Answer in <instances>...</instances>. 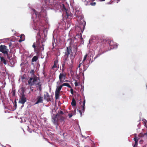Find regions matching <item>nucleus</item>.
Instances as JSON below:
<instances>
[{
	"instance_id": "obj_22",
	"label": "nucleus",
	"mask_w": 147,
	"mask_h": 147,
	"mask_svg": "<svg viewBox=\"0 0 147 147\" xmlns=\"http://www.w3.org/2000/svg\"><path fill=\"white\" fill-rule=\"evenodd\" d=\"M32 47L33 48H34V52L35 53H39V52L36 49H37L36 48V45H35V44L34 42V43L33 45H32Z\"/></svg>"
},
{
	"instance_id": "obj_16",
	"label": "nucleus",
	"mask_w": 147,
	"mask_h": 147,
	"mask_svg": "<svg viewBox=\"0 0 147 147\" xmlns=\"http://www.w3.org/2000/svg\"><path fill=\"white\" fill-rule=\"evenodd\" d=\"M25 36L24 34H21L20 36V39L19 40V42H21L25 40Z\"/></svg>"
},
{
	"instance_id": "obj_63",
	"label": "nucleus",
	"mask_w": 147,
	"mask_h": 147,
	"mask_svg": "<svg viewBox=\"0 0 147 147\" xmlns=\"http://www.w3.org/2000/svg\"><path fill=\"white\" fill-rule=\"evenodd\" d=\"M1 146H2L3 147H7L5 146H3L2 144H1Z\"/></svg>"
},
{
	"instance_id": "obj_12",
	"label": "nucleus",
	"mask_w": 147,
	"mask_h": 147,
	"mask_svg": "<svg viewBox=\"0 0 147 147\" xmlns=\"http://www.w3.org/2000/svg\"><path fill=\"white\" fill-rule=\"evenodd\" d=\"M10 59H8L9 60V62L10 63V64H11V65L10 66L11 67H13V65H14L15 64V61H14V60L12 57V55L10 54Z\"/></svg>"
},
{
	"instance_id": "obj_54",
	"label": "nucleus",
	"mask_w": 147,
	"mask_h": 147,
	"mask_svg": "<svg viewBox=\"0 0 147 147\" xmlns=\"http://www.w3.org/2000/svg\"><path fill=\"white\" fill-rule=\"evenodd\" d=\"M81 90H82V93H83V91L84 90V86L82 87L81 88Z\"/></svg>"
},
{
	"instance_id": "obj_28",
	"label": "nucleus",
	"mask_w": 147,
	"mask_h": 147,
	"mask_svg": "<svg viewBox=\"0 0 147 147\" xmlns=\"http://www.w3.org/2000/svg\"><path fill=\"white\" fill-rule=\"evenodd\" d=\"M89 3H88V4H90L92 6H94L96 5V2H89Z\"/></svg>"
},
{
	"instance_id": "obj_5",
	"label": "nucleus",
	"mask_w": 147,
	"mask_h": 147,
	"mask_svg": "<svg viewBox=\"0 0 147 147\" xmlns=\"http://www.w3.org/2000/svg\"><path fill=\"white\" fill-rule=\"evenodd\" d=\"M22 92L20 93L21 96H20L19 103L24 104L26 101V99L24 94L25 90L23 88H22Z\"/></svg>"
},
{
	"instance_id": "obj_17",
	"label": "nucleus",
	"mask_w": 147,
	"mask_h": 147,
	"mask_svg": "<svg viewBox=\"0 0 147 147\" xmlns=\"http://www.w3.org/2000/svg\"><path fill=\"white\" fill-rule=\"evenodd\" d=\"M71 104L73 107H74L76 105V101L74 98L72 99V101L71 102Z\"/></svg>"
},
{
	"instance_id": "obj_26",
	"label": "nucleus",
	"mask_w": 147,
	"mask_h": 147,
	"mask_svg": "<svg viewBox=\"0 0 147 147\" xmlns=\"http://www.w3.org/2000/svg\"><path fill=\"white\" fill-rule=\"evenodd\" d=\"M53 42H52V46L53 47V48H54V47H55L56 46V44L55 43V45L54 43L55 42V39L54 36L53 37Z\"/></svg>"
},
{
	"instance_id": "obj_3",
	"label": "nucleus",
	"mask_w": 147,
	"mask_h": 147,
	"mask_svg": "<svg viewBox=\"0 0 147 147\" xmlns=\"http://www.w3.org/2000/svg\"><path fill=\"white\" fill-rule=\"evenodd\" d=\"M103 42H106V45L108 47V49L102 54L109 51H110L111 49H116L117 48V44L116 43H114L113 40H104Z\"/></svg>"
},
{
	"instance_id": "obj_15",
	"label": "nucleus",
	"mask_w": 147,
	"mask_h": 147,
	"mask_svg": "<svg viewBox=\"0 0 147 147\" xmlns=\"http://www.w3.org/2000/svg\"><path fill=\"white\" fill-rule=\"evenodd\" d=\"M86 103V100L85 98L84 99L83 101V105L82 106V112L84 113L85 109V104Z\"/></svg>"
},
{
	"instance_id": "obj_21",
	"label": "nucleus",
	"mask_w": 147,
	"mask_h": 147,
	"mask_svg": "<svg viewBox=\"0 0 147 147\" xmlns=\"http://www.w3.org/2000/svg\"><path fill=\"white\" fill-rule=\"evenodd\" d=\"M38 57L36 56H34L32 59V62H35L38 59Z\"/></svg>"
},
{
	"instance_id": "obj_6",
	"label": "nucleus",
	"mask_w": 147,
	"mask_h": 147,
	"mask_svg": "<svg viewBox=\"0 0 147 147\" xmlns=\"http://www.w3.org/2000/svg\"><path fill=\"white\" fill-rule=\"evenodd\" d=\"M63 113L62 111H58V113L56 115L53 114L52 117V119L53 120V123L55 124H57V121L58 120V118L60 117L59 114L63 115Z\"/></svg>"
},
{
	"instance_id": "obj_18",
	"label": "nucleus",
	"mask_w": 147,
	"mask_h": 147,
	"mask_svg": "<svg viewBox=\"0 0 147 147\" xmlns=\"http://www.w3.org/2000/svg\"><path fill=\"white\" fill-rule=\"evenodd\" d=\"M59 94L60 92H57V91H55V98L56 99H58L59 98Z\"/></svg>"
},
{
	"instance_id": "obj_35",
	"label": "nucleus",
	"mask_w": 147,
	"mask_h": 147,
	"mask_svg": "<svg viewBox=\"0 0 147 147\" xmlns=\"http://www.w3.org/2000/svg\"><path fill=\"white\" fill-rule=\"evenodd\" d=\"M45 41V40L42 39H41L39 40V42H41L42 43L43 42H44Z\"/></svg>"
},
{
	"instance_id": "obj_51",
	"label": "nucleus",
	"mask_w": 147,
	"mask_h": 147,
	"mask_svg": "<svg viewBox=\"0 0 147 147\" xmlns=\"http://www.w3.org/2000/svg\"><path fill=\"white\" fill-rule=\"evenodd\" d=\"M82 137H83V138H84L85 139H86V138L87 137H88L89 136H88L87 137H85V136H83L82 134Z\"/></svg>"
},
{
	"instance_id": "obj_56",
	"label": "nucleus",
	"mask_w": 147,
	"mask_h": 147,
	"mask_svg": "<svg viewBox=\"0 0 147 147\" xmlns=\"http://www.w3.org/2000/svg\"><path fill=\"white\" fill-rule=\"evenodd\" d=\"M58 62V61L57 60H55L54 61V64H56Z\"/></svg>"
},
{
	"instance_id": "obj_62",
	"label": "nucleus",
	"mask_w": 147,
	"mask_h": 147,
	"mask_svg": "<svg viewBox=\"0 0 147 147\" xmlns=\"http://www.w3.org/2000/svg\"><path fill=\"white\" fill-rule=\"evenodd\" d=\"M11 45V42H10L9 45V47H10Z\"/></svg>"
},
{
	"instance_id": "obj_27",
	"label": "nucleus",
	"mask_w": 147,
	"mask_h": 147,
	"mask_svg": "<svg viewBox=\"0 0 147 147\" xmlns=\"http://www.w3.org/2000/svg\"><path fill=\"white\" fill-rule=\"evenodd\" d=\"M87 56V54L86 55L84 56V59H83V61H82V63H84V62H85V61L86 59V58Z\"/></svg>"
},
{
	"instance_id": "obj_29",
	"label": "nucleus",
	"mask_w": 147,
	"mask_h": 147,
	"mask_svg": "<svg viewBox=\"0 0 147 147\" xmlns=\"http://www.w3.org/2000/svg\"><path fill=\"white\" fill-rule=\"evenodd\" d=\"M14 105V107H15V108L13 110L16 109V108L17 107V104H16V100L13 103Z\"/></svg>"
},
{
	"instance_id": "obj_7",
	"label": "nucleus",
	"mask_w": 147,
	"mask_h": 147,
	"mask_svg": "<svg viewBox=\"0 0 147 147\" xmlns=\"http://www.w3.org/2000/svg\"><path fill=\"white\" fill-rule=\"evenodd\" d=\"M37 79L36 77H34L33 78L31 77L28 81V82L29 84L32 85L35 82L37 81Z\"/></svg>"
},
{
	"instance_id": "obj_40",
	"label": "nucleus",
	"mask_w": 147,
	"mask_h": 147,
	"mask_svg": "<svg viewBox=\"0 0 147 147\" xmlns=\"http://www.w3.org/2000/svg\"><path fill=\"white\" fill-rule=\"evenodd\" d=\"M44 45L42 44V46L40 48V50L41 51H42L44 49Z\"/></svg>"
},
{
	"instance_id": "obj_31",
	"label": "nucleus",
	"mask_w": 147,
	"mask_h": 147,
	"mask_svg": "<svg viewBox=\"0 0 147 147\" xmlns=\"http://www.w3.org/2000/svg\"><path fill=\"white\" fill-rule=\"evenodd\" d=\"M65 62H63V63H62V71H63L64 70V66L65 65Z\"/></svg>"
},
{
	"instance_id": "obj_44",
	"label": "nucleus",
	"mask_w": 147,
	"mask_h": 147,
	"mask_svg": "<svg viewBox=\"0 0 147 147\" xmlns=\"http://www.w3.org/2000/svg\"><path fill=\"white\" fill-rule=\"evenodd\" d=\"M72 115H73L71 113H69L68 114V116L69 118H71L72 117Z\"/></svg>"
},
{
	"instance_id": "obj_52",
	"label": "nucleus",
	"mask_w": 147,
	"mask_h": 147,
	"mask_svg": "<svg viewBox=\"0 0 147 147\" xmlns=\"http://www.w3.org/2000/svg\"><path fill=\"white\" fill-rule=\"evenodd\" d=\"M101 54H99V53H98V54H97V55H96V56L97 57H99L100 56V55H101Z\"/></svg>"
},
{
	"instance_id": "obj_50",
	"label": "nucleus",
	"mask_w": 147,
	"mask_h": 147,
	"mask_svg": "<svg viewBox=\"0 0 147 147\" xmlns=\"http://www.w3.org/2000/svg\"><path fill=\"white\" fill-rule=\"evenodd\" d=\"M98 38V37L97 36H94V37H93V39L94 40V39H96Z\"/></svg>"
},
{
	"instance_id": "obj_32",
	"label": "nucleus",
	"mask_w": 147,
	"mask_h": 147,
	"mask_svg": "<svg viewBox=\"0 0 147 147\" xmlns=\"http://www.w3.org/2000/svg\"><path fill=\"white\" fill-rule=\"evenodd\" d=\"M91 58H90V59L89 63H88V64H89V65H90V64L92 63L94 61V60H93V59H92V60L91 61Z\"/></svg>"
},
{
	"instance_id": "obj_47",
	"label": "nucleus",
	"mask_w": 147,
	"mask_h": 147,
	"mask_svg": "<svg viewBox=\"0 0 147 147\" xmlns=\"http://www.w3.org/2000/svg\"><path fill=\"white\" fill-rule=\"evenodd\" d=\"M64 80H62V79L59 80V81H60V82L61 83H62L63 82H64Z\"/></svg>"
},
{
	"instance_id": "obj_58",
	"label": "nucleus",
	"mask_w": 147,
	"mask_h": 147,
	"mask_svg": "<svg viewBox=\"0 0 147 147\" xmlns=\"http://www.w3.org/2000/svg\"><path fill=\"white\" fill-rule=\"evenodd\" d=\"M24 64V62H22L20 65V66H22V65H23Z\"/></svg>"
},
{
	"instance_id": "obj_1",
	"label": "nucleus",
	"mask_w": 147,
	"mask_h": 147,
	"mask_svg": "<svg viewBox=\"0 0 147 147\" xmlns=\"http://www.w3.org/2000/svg\"><path fill=\"white\" fill-rule=\"evenodd\" d=\"M31 9L32 18L33 19V21L31 23V24L33 29L34 30H39V32L38 33V35L40 36V31L41 29L40 26H43V24L40 18L42 16V12H37L33 8H31ZM43 11L45 13V16L44 18L46 20V22L47 23L48 21L47 19V15L46 13V11L45 9H44L43 10H42V12Z\"/></svg>"
},
{
	"instance_id": "obj_19",
	"label": "nucleus",
	"mask_w": 147,
	"mask_h": 147,
	"mask_svg": "<svg viewBox=\"0 0 147 147\" xmlns=\"http://www.w3.org/2000/svg\"><path fill=\"white\" fill-rule=\"evenodd\" d=\"M62 86V85H60V86H57V88L55 90V91L57 92H60V91L61 89Z\"/></svg>"
},
{
	"instance_id": "obj_24",
	"label": "nucleus",
	"mask_w": 147,
	"mask_h": 147,
	"mask_svg": "<svg viewBox=\"0 0 147 147\" xmlns=\"http://www.w3.org/2000/svg\"><path fill=\"white\" fill-rule=\"evenodd\" d=\"M73 48L74 49V51L75 52H76L78 50V47L77 45H74L73 46Z\"/></svg>"
},
{
	"instance_id": "obj_60",
	"label": "nucleus",
	"mask_w": 147,
	"mask_h": 147,
	"mask_svg": "<svg viewBox=\"0 0 147 147\" xmlns=\"http://www.w3.org/2000/svg\"><path fill=\"white\" fill-rule=\"evenodd\" d=\"M37 85L38 86V87L40 86V85H41V84H40V83H38L37 84Z\"/></svg>"
},
{
	"instance_id": "obj_49",
	"label": "nucleus",
	"mask_w": 147,
	"mask_h": 147,
	"mask_svg": "<svg viewBox=\"0 0 147 147\" xmlns=\"http://www.w3.org/2000/svg\"><path fill=\"white\" fill-rule=\"evenodd\" d=\"M82 74L83 77V80H84V72H83L82 73ZM84 81L83 82V83H84Z\"/></svg>"
},
{
	"instance_id": "obj_11",
	"label": "nucleus",
	"mask_w": 147,
	"mask_h": 147,
	"mask_svg": "<svg viewBox=\"0 0 147 147\" xmlns=\"http://www.w3.org/2000/svg\"><path fill=\"white\" fill-rule=\"evenodd\" d=\"M44 98L47 102L51 101L50 96L47 92H46L45 94H44Z\"/></svg>"
},
{
	"instance_id": "obj_2",
	"label": "nucleus",
	"mask_w": 147,
	"mask_h": 147,
	"mask_svg": "<svg viewBox=\"0 0 147 147\" xmlns=\"http://www.w3.org/2000/svg\"><path fill=\"white\" fill-rule=\"evenodd\" d=\"M73 12L76 17L77 18L80 17V19H81V20L80 24H82L83 26V30H82V32L83 33L86 24V22L83 19L84 18V16L81 15V11L78 8H73Z\"/></svg>"
},
{
	"instance_id": "obj_14",
	"label": "nucleus",
	"mask_w": 147,
	"mask_h": 147,
	"mask_svg": "<svg viewBox=\"0 0 147 147\" xmlns=\"http://www.w3.org/2000/svg\"><path fill=\"white\" fill-rule=\"evenodd\" d=\"M1 61L5 65L7 64V61L5 59L4 57L0 56Z\"/></svg>"
},
{
	"instance_id": "obj_41",
	"label": "nucleus",
	"mask_w": 147,
	"mask_h": 147,
	"mask_svg": "<svg viewBox=\"0 0 147 147\" xmlns=\"http://www.w3.org/2000/svg\"><path fill=\"white\" fill-rule=\"evenodd\" d=\"M77 111L79 112V113H80L81 115V117L82 116V113L81 111V110L77 109Z\"/></svg>"
},
{
	"instance_id": "obj_38",
	"label": "nucleus",
	"mask_w": 147,
	"mask_h": 147,
	"mask_svg": "<svg viewBox=\"0 0 147 147\" xmlns=\"http://www.w3.org/2000/svg\"><path fill=\"white\" fill-rule=\"evenodd\" d=\"M76 82H75L74 84L75 86H79L78 83L77 82L76 80H75Z\"/></svg>"
},
{
	"instance_id": "obj_39",
	"label": "nucleus",
	"mask_w": 147,
	"mask_h": 147,
	"mask_svg": "<svg viewBox=\"0 0 147 147\" xmlns=\"http://www.w3.org/2000/svg\"><path fill=\"white\" fill-rule=\"evenodd\" d=\"M62 135L64 137V138H65V137L67 136V134L66 133H65L64 132H63V133L62 134Z\"/></svg>"
},
{
	"instance_id": "obj_33",
	"label": "nucleus",
	"mask_w": 147,
	"mask_h": 147,
	"mask_svg": "<svg viewBox=\"0 0 147 147\" xmlns=\"http://www.w3.org/2000/svg\"><path fill=\"white\" fill-rule=\"evenodd\" d=\"M82 64H83V66H85L86 67L87 66V65H88V67H89V64H88V63H85V62H84V63H82Z\"/></svg>"
},
{
	"instance_id": "obj_20",
	"label": "nucleus",
	"mask_w": 147,
	"mask_h": 147,
	"mask_svg": "<svg viewBox=\"0 0 147 147\" xmlns=\"http://www.w3.org/2000/svg\"><path fill=\"white\" fill-rule=\"evenodd\" d=\"M89 55H90V58L91 57L92 58H93V57L94 55V51H89Z\"/></svg>"
},
{
	"instance_id": "obj_59",
	"label": "nucleus",
	"mask_w": 147,
	"mask_h": 147,
	"mask_svg": "<svg viewBox=\"0 0 147 147\" xmlns=\"http://www.w3.org/2000/svg\"><path fill=\"white\" fill-rule=\"evenodd\" d=\"M81 64H82V63H80V64L78 66V67L79 68V67H80V66H81Z\"/></svg>"
},
{
	"instance_id": "obj_42",
	"label": "nucleus",
	"mask_w": 147,
	"mask_h": 147,
	"mask_svg": "<svg viewBox=\"0 0 147 147\" xmlns=\"http://www.w3.org/2000/svg\"><path fill=\"white\" fill-rule=\"evenodd\" d=\"M70 92H71V93L72 94H73V93H74V90L72 88H71V89L70 90Z\"/></svg>"
},
{
	"instance_id": "obj_57",
	"label": "nucleus",
	"mask_w": 147,
	"mask_h": 147,
	"mask_svg": "<svg viewBox=\"0 0 147 147\" xmlns=\"http://www.w3.org/2000/svg\"><path fill=\"white\" fill-rule=\"evenodd\" d=\"M80 37H81V39H83V38L82 37V35L81 33L80 34Z\"/></svg>"
},
{
	"instance_id": "obj_45",
	"label": "nucleus",
	"mask_w": 147,
	"mask_h": 147,
	"mask_svg": "<svg viewBox=\"0 0 147 147\" xmlns=\"http://www.w3.org/2000/svg\"><path fill=\"white\" fill-rule=\"evenodd\" d=\"M65 57H66V58H65L64 59V61L63 62H65H65L66 61H67V59L68 58H67V56H65Z\"/></svg>"
},
{
	"instance_id": "obj_55",
	"label": "nucleus",
	"mask_w": 147,
	"mask_h": 147,
	"mask_svg": "<svg viewBox=\"0 0 147 147\" xmlns=\"http://www.w3.org/2000/svg\"><path fill=\"white\" fill-rule=\"evenodd\" d=\"M92 41V38H90V39L89 40V43H91V41Z\"/></svg>"
},
{
	"instance_id": "obj_53",
	"label": "nucleus",
	"mask_w": 147,
	"mask_h": 147,
	"mask_svg": "<svg viewBox=\"0 0 147 147\" xmlns=\"http://www.w3.org/2000/svg\"><path fill=\"white\" fill-rule=\"evenodd\" d=\"M15 95V91H13V93L12 94L13 96H14Z\"/></svg>"
},
{
	"instance_id": "obj_9",
	"label": "nucleus",
	"mask_w": 147,
	"mask_h": 147,
	"mask_svg": "<svg viewBox=\"0 0 147 147\" xmlns=\"http://www.w3.org/2000/svg\"><path fill=\"white\" fill-rule=\"evenodd\" d=\"M43 97L40 96H38L37 97V100L35 103V104H38L40 103H42L43 102Z\"/></svg>"
},
{
	"instance_id": "obj_37",
	"label": "nucleus",
	"mask_w": 147,
	"mask_h": 147,
	"mask_svg": "<svg viewBox=\"0 0 147 147\" xmlns=\"http://www.w3.org/2000/svg\"><path fill=\"white\" fill-rule=\"evenodd\" d=\"M57 66H56V65L55 64H54L53 65V66H52V69H54V68H56V67H57Z\"/></svg>"
},
{
	"instance_id": "obj_10",
	"label": "nucleus",
	"mask_w": 147,
	"mask_h": 147,
	"mask_svg": "<svg viewBox=\"0 0 147 147\" xmlns=\"http://www.w3.org/2000/svg\"><path fill=\"white\" fill-rule=\"evenodd\" d=\"M71 51L70 46H69V47H67V50L65 51V56H67V57L68 58L69 56Z\"/></svg>"
},
{
	"instance_id": "obj_4",
	"label": "nucleus",
	"mask_w": 147,
	"mask_h": 147,
	"mask_svg": "<svg viewBox=\"0 0 147 147\" xmlns=\"http://www.w3.org/2000/svg\"><path fill=\"white\" fill-rule=\"evenodd\" d=\"M0 52L3 53L5 56H6L8 59H10V55L11 54V53H9V50L7 49V46L2 45H0Z\"/></svg>"
},
{
	"instance_id": "obj_43",
	"label": "nucleus",
	"mask_w": 147,
	"mask_h": 147,
	"mask_svg": "<svg viewBox=\"0 0 147 147\" xmlns=\"http://www.w3.org/2000/svg\"><path fill=\"white\" fill-rule=\"evenodd\" d=\"M41 85H40V86L38 87V88L39 89V90L40 91H41L42 90V88L41 87Z\"/></svg>"
},
{
	"instance_id": "obj_30",
	"label": "nucleus",
	"mask_w": 147,
	"mask_h": 147,
	"mask_svg": "<svg viewBox=\"0 0 147 147\" xmlns=\"http://www.w3.org/2000/svg\"><path fill=\"white\" fill-rule=\"evenodd\" d=\"M83 66V72H84V71L87 69L88 67V66L87 65L86 67L85 66Z\"/></svg>"
},
{
	"instance_id": "obj_34",
	"label": "nucleus",
	"mask_w": 147,
	"mask_h": 147,
	"mask_svg": "<svg viewBox=\"0 0 147 147\" xmlns=\"http://www.w3.org/2000/svg\"><path fill=\"white\" fill-rule=\"evenodd\" d=\"M30 73L33 76H34V70H31L30 72Z\"/></svg>"
},
{
	"instance_id": "obj_64",
	"label": "nucleus",
	"mask_w": 147,
	"mask_h": 147,
	"mask_svg": "<svg viewBox=\"0 0 147 147\" xmlns=\"http://www.w3.org/2000/svg\"><path fill=\"white\" fill-rule=\"evenodd\" d=\"M21 78L23 79H25V77H21Z\"/></svg>"
},
{
	"instance_id": "obj_46",
	"label": "nucleus",
	"mask_w": 147,
	"mask_h": 147,
	"mask_svg": "<svg viewBox=\"0 0 147 147\" xmlns=\"http://www.w3.org/2000/svg\"><path fill=\"white\" fill-rule=\"evenodd\" d=\"M138 143V142H135V144L134 145V147H135V146H137Z\"/></svg>"
},
{
	"instance_id": "obj_23",
	"label": "nucleus",
	"mask_w": 147,
	"mask_h": 147,
	"mask_svg": "<svg viewBox=\"0 0 147 147\" xmlns=\"http://www.w3.org/2000/svg\"><path fill=\"white\" fill-rule=\"evenodd\" d=\"M62 86H65L70 88H71V86L70 85L69 83H64L62 84Z\"/></svg>"
},
{
	"instance_id": "obj_13",
	"label": "nucleus",
	"mask_w": 147,
	"mask_h": 147,
	"mask_svg": "<svg viewBox=\"0 0 147 147\" xmlns=\"http://www.w3.org/2000/svg\"><path fill=\"white\" fill-rule=\"evenodd\" d=\"M63 71H62V73L60 74L59 76V79H62V80H65L66 78V75L63 73Z\"/></svg>"
},
{
	"instance_id": "obj_61",
	"label": "nucleus",
	"mask_w": 147,
	"mask_h": 147,
	"mask_svg": "<svg viewBox=\"0 0 147 147\" xmlns=\"http://www.w3.org/2000/svg\"><path fill=\"white\" fill-rule=\"evenodd\" d=\"M98 57L96 56L94 57V59L93 60H94V61Z\"/></svg>"
},
{
	"instance_id": "obj_36",
	"label": "nucleus",
	"mask_w": 147,
	"mask_h": 147,
	"mask_svg": "<svg viewBox=\"0 0 147 147\" xmlns=\"http://www.w3.org/2000/svg\"><path fill=\"white\" fill-rule=\"evenodd\" d=\"M134 140L135 142H138V138L137 137H135L134 138Z\"/></svg>"
},
{
	"instance_id": "obj_25",
	"label": "nucleus",
	"mask_w": 147,
	"mask_h": 147,
	"mask_svg": "<svg viewBox=\"0 0 147 147\" xmlns=\"http://www.w3.org/2000/svg\"><path fill=\"white\" fill-rule=\"evenodd\" d=\"M0 82L2 83V84H3L4 85L1 86V87L2 88H3L5 86V82H4L3 80L1 81L0 80Z\"/></svg>"
},
{
	"instance_id": "obj_8",
	"label": "nucleus",
	"mask_w": 147,
	"mask_h": 147,
	"mask_svg": "<svg viewBox=\"0 0 147 147\" xmlns=\"http://www.w3.org/2000/svg\"><path fill=\"white\" fill-rule=\"evenodd\" d=\"M62 10L63 11H65V12L67 16V18H68L69 16H71V17L72 16V14H69V13L67 12V9L66 8L65 5L64 4H62Z\"/></svg>"
},
{
	"instance_id": "obj_48",
	"label": "nucleus",
	"mask_w": 147,
	"mask_h": 147,
	"mask_svg": "<svg viewBox=\"0 0 147 147\" xmlns=\"http://www.w3.org/2000/svg\"><path fill=\"white\" fill-rule=\"evenodd\" d=\"M24 67L23 66H22V67H21V71L22 72H23L24 71Z\"/></svg>"
}]
</instances>
